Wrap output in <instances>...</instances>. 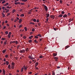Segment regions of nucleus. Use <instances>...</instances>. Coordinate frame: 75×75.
<instances>
[{
	"mask_svg": "<svg viewBox=\"0 0 75 75\" xmlns=\"http://www.w3.org/2000/svg\"><path fill=\"white\" fill-rule=\"evenodd\" d=\"M30 24H33V25H34L35 24V23H34L30 22Z\"/></svg>",
	"mask_w": 75,
	"mask_h": 75,
	"instance_id": "obj_20",
	"label": "nucleus"
},
{
	"mask_svg": "<svg viewBox=\"0 0 75 75\" xmlns=\"http://www.w3.org/2000/svg\"><path fill=\"white\" fill-rule=\"evenodd\" d=\"M21 27H22V25H20L19 27V28H20Z\"/></svg>",
	"mask_w": 75,
	"mask_h": 75,
	"instance_id": "obj_45",
	"label": "nucleus"
},
{
	"mask_svg": "<svg viewBox=\"0 0 75 75\" xmlns=\"http://www.w3.org/2000/svg\"><path fill=\"white\" fill-rule=\"evenodd\" d=\"M11 67L12 69H14V66H11Z\"/></svg>",
	"mask_w": 75,
	"mask_h": 75,
	"instance_id": "obj_29",
	"label": "nucleus"
},
{
	"mask_svg": "<svg viewBox=\"0 0 75 75\" xmlns=\"http://www.w3.org/2000/svg\"><path fill=\"white\" fill-rule=\"evenodd\" d=\"M39 22H40V21L38 20L37 19L36 21V22L39 23Z\"/></svg>",
	"mask_w": 75,
	"mask_h": 75,
	"instance_id": "obj_44",
	"label": "nucleus"
},
{
	"mask_svg": "<svg viewBox=\"0 0 75 75\" xmlns=\"http://www.w3.org/2000/svg\"><path fill=\"white\" fill-rule=\"evenodd\" d=\"M6 3V1H3L2 2V4H4V3Z\"/></svg>",
	"mask_w": 75,
	"mask_h": 75,
	"instance_id": "obj_46",
	"label": "nucleus"
},
{
	"mask_svg": "<svg viewBox=\"0 0 75 75\" xmlns=\"http://www.w3.org/2000/svg\"><path fill=\"white\" fill-rule=\"evenodd\" d=\"M48 20H49V19L47 18L46 19V21H48Z\"/></svg>",
	"mask_w": 75,
	"mask_h": 75,
	"instance_id": "obj_56",
	"label": "nucleus"
},
{
	"mask_svg": "<svg viewBox=\"0 0 75 75\" xmlns=\"http://www.w3.org/2000/svg\"><path fill=\"white\" fill-rule=\"evenodd\" d=\"M21 5H25V4L24 3H21Z\"/></svg>",
	"mask_w": 75,
	"mask_h": 75,
	"instance_id": "obj_49",
	"label": "nucleus"
},
{
	"mask_svg": "<svg viewBox=\"0 0 75 75\" xmlns=\"http://www.w3.org/2000/svg\"><path fill=\"white\" fill-rule=\"evenodd\" d=\"M8 11H9V9H7L6 10V13H8Z\"/></svg>",
	"mask_w": 75,
	"mask_h": 75,
	"instance_id": "obj_36",
	"label": "nucleus"
},
{
	"mask_svg": "<svg viewBox=\"0 0 75 75\" xmlns=\"http://www.w3.org/2000/svg\"><path fill=\"white\" fill-rule=\"evenodd\" d=\"M31 11L28 12V14H31Z\"/></svg>",
	"mask_w": 75,
	"mask_h": 75,
	"instance_id": "obj_63",
	"label": "nucleus"
},
{
	"mask_svg": "<svg viewBox=\"0 0 75 75\" xmlns=\"http://www.w3.org/2000/svg\"><path fill=\"white\" fill-rule=\"evenodd\" d=\"M20 17H24V14H21V15H20Z\"/></svg>",
	"mask_w": 75,
	"mask_h": 75,
	"instance_id": "obj_19",
	"label": "nucleus"
},
{
	"mask_svg": "<svg viewBox=\"0 0 75 75\" xmlns=\"http://www.w3.org/2000/svg\"><path fill=\"white\" fill-rule=\"evenodd\" d=\"M23 11V9H21V10H20L19 11L21 12V11Z\"/></svg>",
	"mask_w": 75,
	"mask_h": 75,
	"instance_id": "obj_62",
	"label": "nucleus"
},
{
	"mask_svg": "<svg viewBox=\"0 0 75 75\" xmlns=\"http://www.w3.org/2000/svg\"><path fill=\"white\" fill-rule=\"evenodd\" d=\"M25 51L26 52H28V48H27L26 49Z\"/></svg>",
	"mask_w": 75,
	"mask_h": 75,
	"instance_id": "obj_18",
	"label": "nucleus"
},
{
	"mask_svg": "<svg viewBox=\"0 0 75 75\" xmlns=\"http://www.w3.org/2000/svg\"><path fill=\"white\" fill-rule=\"evenodd\" d=\"M38 62H37L35 64V65H36V66H38Z\"/></svg>",
	"mask_w": 75,
	"mask_h": 75,
	"instance_id": "obj_25",
	"label": "nucleus"
},
{
	"mask_svg": "<svg viewBox=\"0 0 75 75\" xmlns=\"http://www.w3.org/2000/svg\"><path fill=\"white\" fill-rule=\"evenodd\" d=\"M16 72H20V71H19V70H17L16 71Z\"/></svg>",
	"mask_w": 75,
	"mask_h": 75,
	"instance_id": "obj_61",
	"label": "nucleus"
},
{
	"mask_svg": "<svg viewBox=\"0 0 75 75\" xmlns=\"http://www.w3.org/2000/svg\"><path fill=\"white\" fill-rule=\"evenodd\" d=\"M51 18H52L53 19H54L55 18V16L54 15H51L50 16Z\"/></svg>",
	"mask_w": 75,
	"mask_h": 75,
	"instance_id": "obj_6",
	"label": "nucleus"
},
{
	"mask_svg": "<svg viewBox=\"0 0 75 75\" xmlns=\"http://www.w3.org/2000/svg\"><path fill=\"white\" fill-rule=\"evenodd\" d=\"M67 15L68 16H70V15H71V13H68L67 14Z\"/></svg>",
	"mask_w": 75,
	"mask_h": 75,
	"instance_id": "obj_40",
	"label": "nucleus"
},
{
	"mask_svg": "<svg viewBox=\"0 0 75 75\" xmlns=\"http://www.w3.org/2000/svg\"><path fill=\"white\" fill-rule=\"evenodd\" d=\"M22 21V19H19V21L18 22V23H19V24H20Z\"/></svg>",
	"mask_w": 75,
	"mask_h": 75,
	"instance_id": "obj_11",
	"label": "nucleus"
},
{
	"mask_svg": "<svg viewBox=\"0 0 75 75\" xmlns=\"http://www.w3.org/2000/svg\"><path fill=\"white\" fill-rule=\"evenodd\" d=\"M38 74H39V73H36V74H35V75H38Z\"/></svg>",
	"mask_w": 75,
	"mask_h": 75,
	"instance_id": "obj_64",
	"label": "nucleus"
},
{
	"mask_svg": "<svg viewBox=\"0 0 75 75\" xmlns=\"http://www.w3.org/2000/svg\"><path fill=\"white\" fill-rule=\"evenodd\" d=\"M40 41H42V40H43V39H42V38H41L40 39Z\"/></svg>",
	"mask_w": 75,
	"mask_h": 75,
	"instance_id": "obj_58",
	"label": "nucleus"
},
{
	"mask_svg": "<svg viewBox=\"0 0 75 75\" xmlns=\"http://www.w3.org/2000/svg\"><path fill=\"white\" fill-rule=\"evenodd\" d=\"M23 38L24 39H25V38H26V37L24 36H23Z\"/></svg>",
	"mask_w": 75,
	"mask_h": 75,
	"instance_id": "obj_59",
	"label": "nucleus"
},
{
	"mask_svg": "<svg viewBox=\"0 0 75 75\" xmlns=\"http://www.w3.org/2000/svg\"><path fill=\"white\" fill-rule=\"evenodd\" d=\"M28 58L29 59H35V58H34L32 56H31V55L29 56L28 57Z\"/></svg>",
	"mask_w": 75,
	"mask_h": 75,
	"instance_id": "obj_2",
	"label": "nucleus"
},
{
	"mask_svg": "<svg viewBox=\"0 0 75 75\" xmlns=\"http://www.w3.org/2000/svg\"><path fill=\"white\" fill-rule=\"evenodd\" d=\"M21 1H23V2H26V1H27V0H21Z\"/></svg>",
	"mask_w": 75,
	"mask_h": 75,
	"instance_id": "obj_28",
	"label": "nucleus"
},
{
	"mask_svg": "<svg viewBox=\"0 0 75 75\" xmlns=\"http://www.w3.org/2000/svg\"><path fill=\"white\" fill-rule=\"evenodd\" d=\"M6 64L7 65H8V64H9V62H8V61H6Z\"/></svg>",
	"mask_w": 75,
	"mask_h": 75,
	"instance_id": "obj_15",
	"label": "nucleus"
},
{
	"mask_svg": "<svg viewBox=\"0 0 75 75\" xmlns=\"http://www.w3.org/2000/svg\"><path fill=\"white\" fill-rule=\"evenodd\" d=\"M59 2H60V3H61V4H62V1L60 0L59 1Z\"/></svg>",
	"mask_w": 75,
	"mask_h": 75,
	"instance_id": "obj_43",
	"label": "nucleus"
},
{
	"mask_svg": "<svg viewBox=\"0 0 75 75\" xmlns=\"http://www.w3.org/2000/svg\"><path fill=\"white\" fill-rule=\"evenodd\" d=\"M4 45H6L7 44V42H5L4 43Z\"/></svg>",
	"mask_w": 75,
	"mask_h": 75,
	"instance_id": "obj_50",
	"label": "nucleus"
},
{
	"mask_svg": "<svg viewBox=\"0 0 75 75\" xmlns=\"http://www.w3.org/2000/svg\"><path fill=\"white\" fill-rule=\"evenodd\" d=\"M19 48H20V46L19 45H18V47H17V48L18 50V49H19Z\"/></svg>",
	"mask_w": 75,
	"mask_h": 75,
	"instance_id": "obj_48",
	"label": "nucleus"
},
{
	"mask_svg": "<svg viewBox=\"0 0 75 75\" xmlns=\"http://www.w3.org/2000/svg\"><path fill=\"white\" fill-rule=\"evenodd\" d=\"M57 54L56 53H54L53 54V55L54 57H56L57 55Z\"/></svg>",
	"mask_w": 75,
	"mask_h": 75,
	"instance_id": "obj_21",
	"label": "nucleus"
},
{
	"mask_svg": "<svg viewBox=\"0 0 75 75\" xmlns=\"http://www.w3.org/2000/svg\"><path fill=\"white\" fill-rule=\"evenodd\" d=\"M15 64V63L14 62H12L11 63V66H14Z\"/></svg>",
	"mask_w": 75,
	"mask_h": 75,
	"instance_id": "obj_14",
	"label": "nucleus"
},
{
	"mask_svg": "<svg viewBox=\"0 0 75 75\" xmlns=\"http://www.w3.org/2000/svg\"><path fill=\"white\" fill-rule=\"evenodd\" d=\"M11 7H10L9 6H7L6 8H11Z\"/></svg>",
	"mask_w": 75,
	"mask_h": 75,
	"instance_id": "obj_42",
	"label": "nucleus"
},
{
	"mask_svg": "<svg viewBox=\"0 0 75 75\" xmlns=\"http://www.w3.org/2000/svg\"><path fill=\"white\" fill-rule=\"evenodd\" d=\"M15 43L16 44H18V42L17 40L16 41Z\"/></svg>",
	"mask_w": 75,
	"mask_h": 75,
	"instance_id": "obj_31",
	"label": "nucleus"
},
{
	"mask_svg": "<svg viewBox=\"0 0 75 75\" xmlns=\"http://www.w3.org/2000/svg\"><path fill=\"white\" fill-rule=\"evenodd\" d=\"M1 40H6V38H2L1 39Z\"/></svg>",
	"mask_w": 75,
	"mask_h": 75,
	"instance_id": "obj_30",
	"label": "nucleus"
},
{
	"mask_svg": "<svg viewBox=\"0 0 75 75\" xmlns=\"http://www.w3.org/2000/svg\"><path fill=\"white\" fill-rule=\"evenodd\" d=\"M35 38H38V36H37L36 35L35 36Z\"/></svg>",
	"mask_w": 75,
	"mask_h": 75,
	"instance_id": "obj_34",
	"label": "nucleus"
},
{
	"mask_svg": "<svg viewBox=\"0 0 75 75\" xmlns=\"http://www.w3.org/2000/svg\"><path fill=\"white\" fill-rule=\"evenodd\" d=\"M61 13L62 14H64L65 13V12H64V11H62Z\"/></svg>",
	"mask_w": 75,
	"mask_h": 75,
	"instance_id": "obj_38",
	"label": "nucleus"
},
{
	"mask_svg": "<svg viewBox=\"0 0 75 75\" xmlns=\"http://www.w3.org/2000/svg\"><path fill=\"white\" fill-rule=\"evenodd\" d=\"M11 32H9L8 35V38H10L11 37Z\"/></svg>",
	"mask_w": 75,
	"mask_h": 75,
	"instance_id": "obj_5",
	"label": "nucleus"
},
{
	"mask_svg": "<svg viewBox=\"0 0 75 75\" xmlns=\"http://www.w3.org/2000/svg\"><path fill=\"white\" fill-rule=\"evenodd\" d=\"M16 21H17V19H16L15 20H14V22H16Z\"/></svg>",
	"mask_w": 75,
	"mask_h": 75,
	"instance_id": "obj_54",
	"label": "nucleus"
},
{
	"mask_svg": "<svg viewBox=\"0 0 75 75\" xmlns=\"http://www.w3.org/2000/svg\"><path fill=\"white\" fill-rule=\"evenodd\" d=\"M67 15L65 14L63 16V17H64V18H65V17H67Z\"/></svg>",
	"mask_w": 75,
	"mask_h": 75,
	"instance_id": "obj_12",
	"label": "nucleus"
},
{
	"mask_svg": "<svg viewBox=\"0 0 75 75\" xmlns=\"http://www.w3.org/2000/svg\"><path fill=\"white\" fill-rule=\"evenodd\" d=\"M8 69H11L10 68H11V66L9 64L8 66Z\"/></svg>",
	"mask_w": 75,
	"mask_h": 75,
	"instance_id": "obj_16",
	"label": "nucleus"
},
{
	"mask_svg": "<svg viewBox=\"0 0 75 75\" xmlns=\"http://www.w3.org/2000/svg\"><path fill=\"white\" fill-rule=\"evenodd\" d=\"M8 3H6L4 5V6H8Z\"/></svg>",
	"mask_w": 75,
	"mask_h": 75,
	"instance_id": "obj_17",
	"label": "nucleus"
},
{
	"mask_svg": "<svg viewBox=\"0 0 75 75\" xmlns=\"http://www.w3.org/2000/svg\"><path fill=\"white\" fill-rule=\"evenodd\" d=\"M16 5H17V4H18V2L17 3H14Z\"/></svg>",
	"mask_w": 75,
	"mask_h": 75,
	"instance_id": "obj_57",
	"label": "nucleus"
},
{
	"mask_svg": "<svg viewBox=\"0 0 75 75\" xmlns=\"http://www.w3.org/2000/svg\"><path fill=\"white\" fill-rule=\"evenodd\" d=\"M6 50H3L2 51V52L3 53H5V52H6Z\"/></svg>",
	"mask_w": 75,
	"mask_h": 75,
	"instance_id": "obj_24",
	"label": "nucleus"
},
{
	"mask_svg": "<svg viewBox=\"0 0 75 75\" xmlns=\"http://www.w3.org/2000/svg\"><path fill=\"white\" fill-rule=\"evenodd\" d=\"M2 72H3H3H5V70H4V69H3L2 70Z\"/></svg>",
	"mask_w": 75,
	"mask_h": 75,
	"instance_id": "obj_41",
	"label": "nucleus"
},
{
	"mask_svg": "<svg viewBox=\"0 0 75 75\" xmlns=\"http://www.w3.org/2000/svg\"><path fill=\"white\" fill-rule=\"evenodd\" d=\"M4 8H5L4 6H3L2 7V9H3V10H4Z\"/></svg>",
	"mask_w": 75,
	"mask_h": 75,
	"instance_id": "obj_51",
	"label": "nucleus"
},
{
	"mask_svg": "<svg viewBox=\"0 0 75 75\" xmlns=\"http://www.w3.org/2000/svg\"><path fill=\"white\" fill-rule=\"evenodd\" d=\"M54 59L55 61H58V58H57V57H54Z\"/></svg>",
	"mask_w": 75,
	"mask_h": 75,
	"instance_id": "obj_9",
	"label": "nucleus"
},
{
	"mask_svg": "<svg viewBox=\"0 0 75 75\" xmlns=\"http://www.w3.org/2000/svg\"><path fill=\"white\" fill-rule=\"evenodd\" d=\"M46 15L47 16L46 18H48V17H49L50 16V14L47 13L46 14Z\"/></svg>",
	"mask_w": 75,
	"mask_h": 75,
	"instance_id": "obj_10",
	"label": "nucleus"
},
{
	"mask_svg": "<svg viewBox=\"0 0 75 75\" xmlns=\"http://www.w3.org/2000/svg\"><path fill=\"white\" fill-rule=\"evenodd\" d=\"M74 20V19H73V18L72 19H69V23H70L71 21H73Z\"/></svg>",
	"mask_w": 75,
	"mask_h": 75,
	"instance_id": "obj_8",
	"label": "nucleus"
},
{
	"mask_svg": "<svg viewBox=\"0 0 75 75\" xmlns=\"http://www.w3.org/2000/svg\"><path fill=\"white\" fill-rule=\"evenodd\" d=\"M68 46H66L65 47V50H66V49H67V48H68Z\"/></svg>",
	"mask_w": 75,
	"mask_h": 75,
	"instance_id": "obj_39",
	"label": "nucleus"
},
{
	"mask_svg": "<svg viewBox=\"0 0 75 75\" xmlns=\"http://www.w3.org/2000/svg\"><path fill=\"white\" fill-rule=\"evenodd\" d=\"M24 29L25 31H27V28H26V27H25Z\"/></svg>",
	"mask_w": 75,
	"mask_h": 75,
	"instance_id": "obj_33",
	"label": "nucleus"
},
{
	"mask_svg": "<svg viewBox=\"0 0 75 75\" xmlns=\"http://www.w3.org/2000/svg\"><path fill=\"white\" fill-rule=\"evenodd\" d=\"M39 58H43V56H42V55H40L39 56Z\"/></svg>",
	"mask_w": 75,
	"mask_h": 75,
	"instance_id": "obj_27",
	"label": "nucleus"
},
{
	"mask_svg": "<svg viewBox=\"0 0 75 75\" xmlns=\"http://www.w3.org/2000/svg\"><path fill=\"white\" fill-rule=\"evenodd\" d=\"M28 42H29V43H31L32 42V40H29L28 41Z\"/></svg>",
	"mask_w": 75,
	"mask_h": 75,
	"instance_id": "obj_26",
	"label": "nucleus"
},
{
	"mask_svg": "<svg viewBox=\"0 0 75 75\" xmlns=\"http://www.w3.org/2000/svg\"><path fill=\"white\" fill-rule=\"evenodd\" d=\"M8 54H6L5 56V58H8Z\"/></svg>",
	"mask_w": 75,
	"mask_h": 75,
	"instance_id": "obj_22",
	"label": "nucleus"
},
{
	"mask_svg": "<svg viewBox=\"0 0 75 75\" xmlns=\"http://www.w3.org/2000/svg\"><path fill=\"white\" fill-rule=\"evenodd\" d=\"M8 33V31H6L5 32V34H7Z\"/></svg>",
	"mask_w": 75,
	"mask_h": 75,
	"instance_id": "obj_55",
	"label": "nucleus"
},
{
	"mask_svg": "<svg viewBox=\"0 0 75 75\" xmlns=\"http://www.w3.org/2000/svg\"><path fill=\"white\" fill-rule=\"evenodd\" d=\"M12 43H13V41H11V42H10V44H12Z\"/></svg>",
	"mask_w": 75,
	"mask_h": 75,
	"instance_id": "obj_53",
	"label": "nucleus"
},
{
	"mask_svg": "<svg viewBox=\"0 0 75 75\" xmlns=\"http://www.w3.org/2000/svg\"><path fill=\"white\" fill-rule=\"evenodd\" d=\"M4 75H6V73L5 72L3 73Z\"/></svg>",
	"mask_w": 75,
	"mask_h": 75,
	"instance_id": "obj_60",
	"label": "nucleus"
},
{
	"mask_svg": "<svg viewBox=\"0 0 75 75\" xmlns=\"http://www.w3.org/2000/svg\"><path fill=\"white\" fill-rule=\"evenodd\" d=\"M38 25H39V26H40V23H38Z\"/></svg>",
	"mask_w": 75,
	"mask_h": 75,
	"instance_id": "obj_52",
	"label": "nucleus"
},
{
	"mask_svg": "<svg viewBox=\"0 0 75 75\" xmlns=\"http://www.w3.org/2000/svg\"><path fill=\"white\" fill-rule=\"evenodd\" d=\"M32 31H33V32H34L35 31V29H34V28H33L32 30Z\"/></svg>",
	"mask_w": 75,
	"mask_h": 75,
	"instance_id": "obj_35",
	"label": "nucleus"
},
{
	"mask_svg": "<svg viewBox=\"0 0 75 75\" xmlns=\"http://www.w3.org/2000/svg\"><path fill=\"white\" fill-rule=\"evenodd\" d=\"M23 67H22L21 68V72H23Z\"/></svg>",
	"mask_w": 75,
	"mask_h": 75,
	"instance_id": "obj_32",
	"label": "nucleus"
},
{
	"mask_svg": "<svg viewBox=\"0 0 75 75\" xmlns=\"http://www.w3.org/2000/svg\"><path fill=\"white\" fill-rule=\"evenodd\" d=\"M63 16V15L60 14L58 16V17H62V16Z\"/></svg>",
	"mask_w": 75,
	"mask_h": 75,
	"instance_id": "obj_13",
	"label": "nucleus"
},
{
	"mask_svg": "<svg viewBox=\"0 0 75 75\" xmlns=\"http://www.w3.org/2000/svg\"><path fill=\"white\" fill-rule=\"evenodd\" d=\"M33 21H34V22H36V19H34L33 20Z\"/></svg>",
	"mask_w": 75,
	"mask_h": 75,
	"instance_id": "obj_37",
	"label": "nucleus"
},
{
	"mask_svg": "<svg viewBox=\"0 0 75 75\" xmlns=\"http://www.w3.org/2000/svg\"><path fill=\"white\" fill-rule=\"evenodd\" d=\"M16 10L15 9H13V10L12 13H14L15 12H16Z\"/></svg>",
	"mask_w": 75,
	"mask_h": 75,
	"instance_id": "obj_23",
	"label": "nucleus"
},
{
	"mask_svg": "<svg viewBox=\"0 0 75 75\" xmlns=\"http://www.w3.org/2000/svg\"><path fill=\"white\" fill-rule=\"evenodd\" d=\"M34 42H35V43H36L37 44L38 42V41L37 39L34 40Z\"/></svg>",
	"mask_w": 75,
	"mask_h": 75,
	"instance_id": "obj_7",
	"label": "nucleus"
},
{
	"mask_svg": "<svg viewBox=\"0 0 75 75\" xmlns=\"http://www.w3.org/2000/svg\"><path fill=\"white\" fill-rule=\"evenodd\" d=\"M44 5V9H45L46 11H48V8L47 7V6L45 5Z\"/></svg>",
	"mask_w": 75,
	"mask_h": 75,
	"instance_id": "obj_3",
	"label": "nucleus"
},
{
	"mask_svg": "<svg viewBox=\"0 0 75 75\" xmlns=\"http://www.w3.org/2000/svg\"><path fill=\"white\" fill-rule=\"evenodd\" d=\"M52 75H55V72H52Z\"/></svg>",
	"mask_w": 75,
	"mask_h": 75,
	"instance_id": "obj_47",
	"label": "nucleus"
},
{
	"mask_svg": "<svg viewBox=\"0 0 75 75\" xmlns=\"http://www.w3.org/2000/svg\"><path fill=\"white\" fill-rule=\"evenodd\" d=\"M19 52L20 53H24L25 52V50L23 49L21 50H20Z\"/></svg>",
	"mask_w": 75,
	"mask_h": 75,
	"instance_id": "obj_4",
	"label": "nucleus"
},
{
	"mask_svg": "<svg viewBox=\"0 0 75 75\" xmlns=\"http://www.w3.org/2000/svg\"><path fill=\"white\" fill-rule=\"evenodd\" d=\"M23 68L24 71H26V70H27V68H28V67H27L24 65Z\"/></svg>",
	"mask_w": 75,
	"mask_h": 75,
	"instance_id": "obj_1",
	"label": "nucleus"
}]
</instances>
